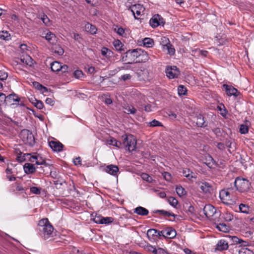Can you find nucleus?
<instances>
[{"mask_svg":"<svg viewBox=\"0 0 254 254\" xmlns=\"http://www.w3.org/2000/svg\"><path fill=\"white\" fill-rule=\"evenodd\" d=\"M38 226L40 235L44 240H51L55 236L54 228L47 218L40 220Z\"/></svg>","mask_w":254,"mask_h":254,"instance_id":"obj_1","label":"nucleus"},{"mask_svg":"<svg viewBox=\"0 0 254 254\" xmlns=\"http://www.w3.org/2000/svg\"><path fill=\"white\" fill-rule=\"evenodd\" d=\"M233 189L227 188L220 190L219 197L223 203L227 205H233L234 201L232 200Z\"/></svg>","mask_w":254,"mask_h":254,"instance_id":"obj_2","label":"nucleus"},{"mask_svg":"<svg viewBox=\"0 0 254 254\" xmlns=\"http://www.w3.org/2000/svg\"><path fill=\"white\" fill-rule=\"evenodd\" d=\"M139 49L127 51L122 57L123 62L126 64H131L133 63H137Z\"/></svg>","mask_w":254,"mask_h":254,"instance_id":"obj_3","label":"nucleus"},{"mask_svg":"<svg viewBox=\"0 0 254 254\" xmlns=\"http://www.w3.org/2000/svg\"><path fill=\"white\" fill-rule=\"evenodd\" d=\"M123 138L122 145L127 148L128 151H134L136 148V139L132 134H125L122 136Z\"/></svg>","mask_w":254,"mask_h":254,"instance_id":"obj_4","label":"nucleus"},{"mask_svg":"<svg viewBox=\"0 0 254 254\" xmlns=\"http://www.w3.org/2000/svg\"><path fill=\"white\" fill-rule=\"evenodd\" d=\"M4 104L6 105L11 106L12 108H15L18 106H24V104L21 100L20 98L14 93L9 94L7 96H5Z\"/></svg>","mask_w":254,"mask_h":254,"instance_id":"obj_5","label":"nucleus"},{"mask_svg":"<svg viewBox=\"0 0 254 254\" xmlns=\"http://www.w3.org/2000/svg\"><path fill=\"white\" fill-rule=\"evenodd\" d=\"M126 7L127 9L130 11L134 18L136 19H139L140 16L144 14L145 8L143 5L140 4H134L132 5H129L127 3L126 4Z\"/></svg>","mask_w":254,"mask_h":254,"instance_id":"obj_6","label":"nucleus"},{"mask_svg":"<svg viewBox=\"0 0 254 254\" xmlns=\"http://www.w3.org/2000/svg\"><path fill=\"white\" fill-rule=\"evenodd\" d=\"M234 184L237 190L241 192L248 191L251 186V184L247 179L239 177L236 179Z\"/></svg>","mask_w":254,"mask_h":254,"instance_id":"obj_7","label":"nucleus"},{"mask_svg":"<svg viewBox=\"0 0 254 254\" xmlns=\"http://www.w3.org/2000/svg\"><path fill=\"white\" fill-rule=\"evenodd\" d=\"M20 135L23 141L25 144H27L30 146H33L35 142V139L31 132L27 129H23L21 131Z\"/></svg>","mask_w":254,"mask_h":254,"instance_id":"obj_8","label":"nucleus"},{"mask_svg":"<svg viewBox=\"0 0 254 254\" xmlns=\"http://www.w3.org/2000/svg\"><path fill=\"white\" fill-rule=\"evenodd\" d=\"M165 21L163 18L159 14H155L150 19L149 24L153 28H155L159 25H163Z\"/></svg>","mask_w":254,"mask_h":254,"instance_id":"obj_9","label":"nucleus"},{"mask_svg":"<svg viewBox=\"0 0 254 254\" xmlns=\"http://www.w3.org/2000/svg\"><path fill=\"white\" fill-rule=\"evenodd\" d=\"M165 72L167 77L170 79L177 77L179 74V71L176 66L167 67Z\"/></svg>","mask_w":254,"mask_h":254,"instance_id":"obj_10","label":"nucleus"},{"mask_svg":"<svg viewBox=\"0 0 254 254\" xmlns=\"http://www.w3.org/2000/svg\"><path fill=\"white\" fill-rule=\"evenodd\" d=\"M202 213L207 218L212 217L216 212L215 208L210 204L206 205L203 210Z\"/></svg>","mask_w":254,"mask_h":254,"instance_id":"obj_11","label":"nucleus"},{"mask_svg":"<svg viewBox=\"0 0 254 254\" xmlns=\"http://www.w3.org/2000/svg\"><path fill=\"white\" fill-rule=\"evenodd\" d=\"M160 233L162 236L168 239L175 238L177 234L175 230L170 227L162 230V232Z\"/></svg>","mask_w":254,"mask_h":254,"instance_id":"obj_12","label":"nucleus"},{"mask_svg":"<svg viewBox=\"0 0 254 254\" xmlns=\"http://www.w3.org/2000/svg\"><path fill=\"white\" fill-rule=\"evenodd\" d=\"M49 144L51 149L56 152H60L63 150L64 145L59 141L51 140L49 141Z\"/></svg>","mask_w":254,"mask_h":254,"instance_id":"obj_13","label":"nucleus"},{"mask_svg":"<svg viewBox=\"0 0 254 254\" xmlns=\"http://www.w3.org/2000/svg\"><path fill=\"white\" fill-rule=\"evenodd\" d=\"M113 221L114 218L111 217L98 216L94 218V222L97 224H109L112 223Z\"/></svg>","mask_w":254,"mask_h":254,"instance_id":"obj_14","label":"nucleus"},{"mask_svg":"<svg viewBox=\"0 0 254 254\" xmlns=\"http://www.w3.org/2000/svg\"><path fill=\"white\" fill-rule=\"evenodd\" d=\"M15 153L16 154V160L19 163H22L27 160V157L31 155V153H23L19 149L15 150Z\"/></svg>","mask_w":254,"mask_h":254,"instance_id":"obj_15","label":"nucleus"},{"mask_svg":"<svg viewBox=\"0 0 254 254\" xmlns=\"http://www.w3.org/2000/svg\"><path fill=\"white\" fill-rule=\"evenodd\" d=\"M23 169L26 174H31L35 172L36 169H42L41 167H35V165L29 163H26L23 166Z\"/></svg>","mask_w":254,"mask_h":254,"instance_id":"obj_16","label":"nucleus"},{"mask_svg":"<svg viewBox=\"0 0 254 254\" xmlns=\"http://www.w3.org/2000/svg\"><path fill=\"white\" fill-rule=\"evenodd\" d=\"M223 87L226 91V94L229 96H238V91L237 89L233 87L232 86L228 85L227 84H223Z\"/></svg>","mask_w":254,"mask_h":254,"instance_id":"obj_17","label":"nucleus"},{"mask_svg":"<svg viewBox=\"0 0 254 254\" xmlns=\"http://www.w3.org/2000/svg\"><path fill=\"white\" fill-rule=\"evenodd\" d=\"M139 56H138L137 63H144L147 61L149 59L147 53L141 49L139 50Z\"/></svg>","mask_w":254,"mask_h":254,"instance_id":"obj_18","label":"nucleus"},{"mask_svg":"<svg viewBox=\"0 0 254 254\" xmlns=\"http://www.w3.org/2000/svg\"><path fill=\"white\" fill-rule=\"evenodd\" d=\"M228 248V243L224 240H220L217 244L215 251H222L227 250Z\"/></svg>","mask_w":254,"mask_h":254,"instance_id":"obj_19","label":"nucleus"},{"mask_svg":"<svg viewBox=\"0 0 254 254\" xmlns=\"http://www.w3.org/2000/svg\"><path fill=\"white\" fill-rule=\"evenodd\" d=\"M182 173L184 177L187 178L190 180H191L193 178L195 179L196 178L195 173L192 172L189 168L184 169Z\"/></svg>","mask_w":254,"mask_h":254,"instance_id":"obj_20","label":"nucleus"},{"mask_svg":"<svg viewBox=\"0 0 254 254\" xmlns=\"http://www.w3.org/2000/svg\"><path fill=\"white\" fill-rule=\"evenodd\" d=\"M119 171V168L117 166L114 165H108L105 168V171L107 173L113 176L116 175Z\"/></svg>","mask_w":254,"mask_h":254,"instance_id":"obj_21","label":"nucleus"},{"mask_svg":"<svg viewBox=\"0 0 254 254\" xmlns=\"http://www.w3.org/2000/svg\"><path fill=\"white\" fill-rule=\"evenodd\" d=\"M196 124L198 127H204L207 126V123L204 120V118L200 114L196 117Z\"/></svg>","mask_w":254,"mask_h":254,"instance_id":"obj_22","label":"nucleus"},{"mask_svg":"<svg viewBox=\"0 0 254 254\" xmlns=\"http://www.w3.org/2000/svg\"><path fill=\"white\" fill-rule=\"evenodd\" d=\"M45 39L51 44H54L57 42V37L56 35L51 32L47 33L45 36Z\"/></svg>","mask_w":254,"mask_h":254,"instance_id":"obj_23","label":"nucleus"},{"mask_svg":"<svg viewBox=\"0 0 254 254\" xmlns=\"http://www.w3.org/2000/svg\"><path fill=\"white\" fill-rule=\"evenodd\" d=\"M134 212L139 215L146 216L148 215L149 211L144 207L138 206L134 209Z\"/></svg>","mask_w":254,"mask_h":254,"instance_id":"obj_24","label":"nucleus"},{"mask_svg":"<svg viewBox=\"0 0 254 254\" xmlns=\"http://www.w3.org/2000/svg\"><path fill=\"white\" fill-rule=\"evenodd\" d=\"M84 27L85 30L91 34H95L96 33L97 29L94 25L87 23L85 25Z\"/></svg>","mask_w":254,"mask_h":254,"instance_id":"obj_25","label":"nucleus"},{"mask_svg":"<svg viewBox=\"0 0 254 254\" xmlns=\"http://www.w3.org/2000/svg\"><path fill=\"white\" fill-rule=\"evenodd\" d=\"M124 112L127 114H134L136 109L131 105H126L124 107Z\"/></svg>","mask_w":254,"mask_h":254,"instance_id":"obj_26","label":"nucleus"},{"mask_svg":"<svg viewBox=\"0 0 254 254\" xmlns=\"http://www.w3.org/2000/svg\"><path fill=\"white\" fill-rule=\"evenodd\" d=\"M124 112L127 114H134L136 109L131 105H126L124 107Z\"/></svg>","mask_w":254,"mask_h":254,"instance_id":"obj_27","label":"nucleus"},{"mask_svg":"<svg viewBox=\"0 0 254 254\" xmlns=\"http://www.w3.org/2000/svg\"><path fill=\"white\" fill-rule=\"evenodd\" d=\"M200 188L201 190L205 193L210 192L212 190L211 185L207 182L202 183Z\"/></svg>","mask_w":254,"mask_h":254,"instance_id":"obj_28","label":"nucleus"},{"mask_svg":"<svg viewBox=\"0 0 254 254\" xmlns=\"http://www.w3.org/2000/svg\"><path fill=\"white\" fill-rule=\"evenodd\" d=\"M162 231H158L154 229H150L147 232V236L149 239L151 238V237L154 236H162L161 233Z\"/></svg>","mask_w":254,"mask_h":254,"instance_id":"obj_29","label":"nucleus"},{"mask_svg":"<svg viewBox=\"0 0 254 254\" xmlns=\"http://www.w3.org/2000/svg\"><path fill=\"white\" fill-rule=\"evenodd\" d=\"M216 227L219 231L224 233L228 232L230 230V227L223 223L217 224Z\"/></svg>","mask_w":254,"mask_h":254,"instance_id":"obj_30","label":"nucleus"},{"mask_svg":"<svg viewBox=\"0 0 254 254\" xmlns=\"http://www.w3.org/2000/svg\"><path fill=\"white\" fill-rule=\"evenodd\" d=\"M62 67V64L61 63L55 61L51 64V70L54 72H58L60 71Z\"/></svg>","mask_w":254,"mask_h":254,"instance_id":"obj_31","label":"nucleus"},{"mask_svg":"<svg viewBox=\"0 0 254 254\" xmlns=\"http://www.w3.org/2000/svg\"><path fill=\"white\" fill-rule=\"evenodd\" d=\"M107 142L109 144L112 145L118 148H121L122 146V143L121 142L117 140L116 139L113 137L108 140Z\"/></svg>","mask_w":254,"mask_h":254,"instance_id":"obj_32","label":"nucleus"},{"mask_svg":"<svg viewBox=\"0 0 254 254\" xmlns=\"http://www.w3.org/2000/svg\"><path fill=\"white\" fill-rule=\"evenodd\" d=\"M144 46L147 48L152 47L154 45V41L150 38H145L142 40Z\"/></svg>","mask_w":254,"mask_h":254,"instance_id":"obj_33","label":"nucleus"},{"mask_svg":"<svg viewBox=\"0 0 254 254\" xmlns=\"http://www.w3.org/2000/svg\"><path fill=\"white\" fill-rule=\"evenodd\" d=\"M21 61L29 66H31L33 64V60L30 56L27 55L23 58H21Z\"/></svg>","mask_w":254,"mask_h":254,"instance_id":"obj_34","label":"nucleus"},{"mask_svg":"<svg viewBox=\"0 0 254 254\" xmlns=\"http://www.w3.org/2000/svg\"><path fill=\"white\" fill-rule=\"evenodd\" d=\"M163 50H167V53L168 54H170V55H173L175 52V50L171 43L169 45H166V47H164Z\"/></svg>","mask_w":254,"mask_h":254,"instance_id":"obj_35","label":"nucleus"},{"mask_svg":"<svg viewBox=\"0 0 254 254\" xmlns=\"http://www.w3.org/2000/svg\"><path fill=\"white\" fill-rule=\"evenodd\" d=\"M36 164L37 165H45V166H47V163H46V161L45 159L43 158V157L41 156V155L38 154L37 153L36 154Z\"/></svg>","mask_w":254,"mask_h":254,"instance_id":"obj_36","label":"nucleus"},{"mask_svg":"<svg viewBox=\"0 0 254 254\" xmlns=\"http://www.w3.org/2000/svg\"><path fill=\"white\" fill-rule=\"evenodd\" d=\"M113 45L117 51H121L124 50L122 48L123 45L119 40L114 41L113 42Z\"/></svg>","mask_w":254,"mask_h":254,"instance_id":"obj_37","label":"nucleus"},{"mask_svg":"<svg viewBox=\"0 0 254 254\" xmlns=\"http://www.w3.org/2000/svg\"><path fill=\"white\" fill-rule=\"evenodd\" d=\"M176 192L179 196H183L186 194V191L182 186H177L176 188Z\"/></svg>","mask_w":254,"mask_h":254,"instance_id":"obj_38","label":"nucleus"},{"mask_svg":"<svg viewBox=\"0 0 254 254\" xmlns=\"http://www.w3.org/2000/svg\"><path fill=\"white\" fill-rule=\"evenodd\" d=\"M231 240L233 242L235 243L236 244H242V245L245 246H246L247 242L244 241L242 239H239L236 236H232L231 237Z\"/></svg>","mask_w":254,"mask_h":254,"instance_id":"obj_39","label":"nucleus"},{"mask_svg":"<svg viewBox=\"0 0 254 254\" xmlns=\"http://www.w3.org/2000/svg\"><path fill=\"white\" fill-rule=\"evenodd\" d=\"M141 177L143 180L150 183H152L154 181L152 177L146 173H142L141 175Z\"/></svg>","mask_w":254,"mask_h":254,"instance_id":"obj_40","label":"nucleus"},{"mask_svg":"<svg viewBox=\"0 0 254 254\" xmlns=\"http://www.w3.org/2000/svg\"><path fill=\"white\" fill-rule=\"evenodd\" d=\"M155 213H158L162 215L166 216H168V217H169L170 216H174V217L175 216V215L174 213H171L170 212H168V211H165L164 210H156Z\"/></svg>","mask_w":254,"mask_h":254,"instance_id":"obj_41","label":"nucleus"},{"mask_svg":"<svg viewBox=\"0 0 254 254\" xmlns=\"http://www.w3.org/2000/svg\"><path fill=\"white\" fill-rule=\"evenodd\" d=\"M178 94L180 96L185 95L187 93V88L183 85H179L178 88Z\"/></svg>","mask_w":254,"mask_h":254,"instance_id":"obj_42","label":"nucleus"},{"mask_svg":"<svg viewBox=\"0 0 254 254\" xmlns=\"http://www.w3.org/2000/svg\"><path fill=\"white\" fill-rule=\"evenodd\" d=\"M248 126L245 124H242L240 126L239 132L241 134H246L248 132Z\"/></svg>","mask_w":254,"mask_h":254,"instance_id":"obj_43","label":"nucleus"},{"mask_svg":"<svg viewBox=\"0 0 254 254\" xmlns=\"http://www.w3.org/2000/svg\"><path fill=\"white\" fill-rule=\"evenodd\" d=\"M239 210L242 213H248L249 207L248 205L241 203L239 205Z\"/></svg>","mask_w":254,"mask_h":254,"instance_id":"obj_44","label":"nucleus"},{"mask_svg":"<svg viewBox=\"0 0 254 254\" xmlns=\"http://www.w3.org/2000/svg\"><path fill=\"white\" fill-rule=\"evenodd\" d=\"M33 85L37 89L41 90L42 92L47 91V88L39 84L38 82H33Z\"/></svg>","mask_w":254,"mask_h":254,"instance_id":"obj_45","label":"nucleus"},{"mask_svg":"<svg viewBox=\"0 0 254 254\" xmlns=\"http://www.w3.org/2000/svg\"><path fill=\"white\" fill-rule=\"evenodd\" d=\"M239 254H253V252L247 248L243 247L239 251Z\"/></svg>","mask_w":254,"mask_h":254,"instance_id":"obj_46","label":"nucleus"},{"mask_svg":"<svg viewBox=\"0 0 254 254\" xmlns=\"http://www.w3.org/2000/svg\"><path fill=\"white\" fill-rule=\"evenodd\" d=\"M168 202L170 205L174 207H176L178 203L177 199L173 197H169Z\"/></svg>","mask_w":254,"mask_h":254,"instance_id":"obj_47","label":"nucleus"},{"mask_svg":"<svg viewBox=\"0 0 254 254\" xmlns=\"http://www.w3.org/2000/svg\"><path fill=\"white\" fill-rule=\"evenodd\" d=\"M144 249L146 251L150 252H151V253L155 254L156 250H157V249H156L153 246H151L150 245L148 244V245H147L146 246H145Z\"/></svg>","mask_w":254,"mask_h":254,"instance_id":"obj_48","label":"nucleus"},{"mask_svg":"<svg viewBox=\"0 0 254 254\" xmlns=\"http://www.w3.org/2000/svg\"><path fill=\"white\" fill-rule=\"evenodd\" d=\"M114 31L116 32L119 35L122 36H125V30L121 27H118L117 26L114 28Z\"/></svg>","mask_w":254,"mask_h":254,"instance_id":"obj_49","label":"nucleus"},{"mask_svg":"<svg viewBox=\"0 0 254 254\" xmlns=\"http://www.w3.org/2000/svg\"><path fill=\"white\" fill-rule=\"evenodd\" d=\"M213 131L218 138L221 137L223 135V132L220 128L216 127L213 129Z\"/></svg>","mask_w":254,"mask_h":254,"instance_id":"obj_50","label":"nucleus"},{"mask_svg":"<svg viewBox=\"0 0 254 254\" xmlns=\"http://www.w3.org/2000/svg\"><path fill=\"white\" fill-rule=\"evenodd\" d=\"M35 102H32V103L34 104V106L39 109H42L43 108V103L42 101L34 99Z\"/></svg>","mask_w":254,"mask_h":254,"instance_id":"obj_51","label":"nucleus"},{"mask_svg":"<svg viewBox=\"0 0 254 254\" xmlns=\"http://www.w3.org/2000/svg\"><path fill=\"white\" fill-rule=\"evenodd\" d=\"M0 38L4 40H9L10 39V34L7 32H2V34L0 35Z\"/></svg>","mask_w":254,"mask_h":254,"instance_id":"obj_52","label":"nucleus"},{"mask_svg":"<svg viewBox=\"0 0 254 254\" xmlns=\"http://www.w3.org/2000/svg\"><path fill=\"white\" fill-rule=\"evenodd\" d=\"M148 124L150 127H152L162 126L161 123L159 122V121L156 120H153L151 122H149Z\"/></svg>","mask_w":254,"mask_h":254,"instance_id":"obj_53","label":"nucleus"},{"mask_svg":"<svg viewBox=\"0 0 254 254\" xmlns=\"http://www.w3.org/2000/svg\"><path fill=\"white\" fill-rule=\"evenodd\" d=\"M41 19L46 25L49 26L51 25L50 20L47 15H43V16L41 18Z\"/></svg>","mask_w":254,"mask_h":254,"instance_id":"obj_54","label":"nucleus"},{"mask_svg":"<svg viewBox=\"0 0 254 254\" xmlns=\"http://www.w3.org/2000/svg\"><path fill=\"white\" fill-rule=\"evenodd\" d=\"M161 44L163 47V48H164V47L166 46V45L170 44V42L169 39L168 38L164 37L161 38Z\"/></svg>","mask_w":254,"mask_h":254,"instance_id":"obj_55","label":"nucleus"},{"mask_svg":"<svg viewBox=\"0 0 254 254\" xmlns=\"http://www.w3.org/2000/svg\"><path fill=\"white\" fill-rule=\"evenodd\" d=\"M54 52L55 53L58 54L59 55H63L64 53V51L61 47H60L59 46H56L55 48Z\"/></svg>","mask_w":254,"mask_h":254,"instance_id":"obj_56","label":"nucleus"},{"mask_svg":"<svg viewBox=\"0 0 254 254\" xmlns=\"http://www.w3.org/2000/svg\"><path fill=\"white\" fill-rule=\"evenodd\" d=\"M37 153H33V154L31 153V155L29 156V157H27V161H30L31 162H36V155Z\"/></svg>","mask_w":254,"mask_h":254,"instance_id":"obj_57","label":"nucleus"},{"mask_svg":"<svg viewBox=\"0 0 254 254\" xmlns=\"http://www.w3.org/2000/svg\"><path fill=\"white\" fill-rule=\"evenodd\" d=\"M224 218L226 221L230 222L231 221L233 218L234 216L233 214L230 213H227L225 214Z\"/></svg>","mask_w":254,"mask_h":254,"instance_id":"obj_58","label":"nucleus"},{"mask_svg":"<svg viewBox=\"0 0 254 254\" xmlns=\"http://www.w3.org/2000/svg\"><path fill=\"white\" fill-rule=\"evenodd\" d=\"M155 254H171L166 249L159 248L157 249Z\"/></svg>","mask_w":254,"mask_h":254,"instance_id":"obj_59","label":"nucleus"},{"mask_svg":"<svg viewBox=\"0 0 254 254\" xmlns=\"http://www.w3.org/2000/svg\"><path fill=\"white\" fill-rule=\"evenodd\" d=\"M7 73L2 70H0V80L3 81L7 78Z\"/></svg>","mask_w":254,"mask_h":254,"instance_id":"obj_60","label":"nucleus"},{"mask_svg":"<svg viewBox=\"0 0 254 254\" xmlns=\"http://www.w3.org/2000/svg\"><path fill=\"white\" fill-rule=\"evenodd\" d=\"M30 191L34 194H40V189L37 187H33L30 188Z\"/></svg>","mask_w":254,"mask_h":254,"instance_id":"obj_61","label":"nucleus"},{"mask_svg":"<svg viewBox=\"0 0 254 254\" xmlns=\"http://www.w3.org/2000/svg\"><path fill=\"white\" fill-rule=\"evenodd\" d=\"M75 77L77 78H79L83 75L82 71L80 70H76L74 72Z\"/></svg>","mask_w":254,"mask_h":254,"instance_id":"obj_62","label":"nucleus"},{"mask_svg":"<svg viewBox=\"0 0 254 254\" xmlns=\"http://www.w3.org/2000/svg\"><path fill=\"white\" fill-rule=\"evenodd\" d=\"M167 114L172 119H175L177 118V115L173 111H169L167 112Z\"/></svg>","mask_w":254,"mask_h":254,"instance_id":"obj_63","label":"nucleus"},{"mask_svg":"<svg viewBox=\"0 0 254 254\" xmlns=\"http://www.w3.org/2000/svg\"><path fill=\"white\" fill-rule=\"evenodd\" d=\"M164 178L167 181H170L171 179V175L168 172H164L163 174Z\"/></svg>","mask_w":254,"mask_h":254,"instance_id":"obj_64","label":"nucleus"}]
</instances>
